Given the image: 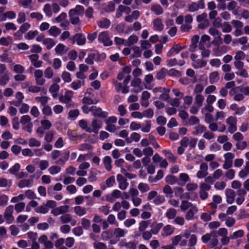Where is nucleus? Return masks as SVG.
Here are the masks:
<instances>
[{"label":"nucleus","mask_w":249,"mask_h":249,"mask_svg":"<svg viewBox=\"0 0 249 249\" xmlns=\"http://www.w3.org/2000/svg\"><path fill=\"white\" fill-rule=\"evenodd\" d=\"M59 89L60 87L57 84H53L50 86L49 88V91L52 93V95L53 98H55L56 97Z\"/></svg>","instance_id":"nucleus-40"},{"label":"nucleus","mask_w":249,"mask_h":249,"mask_svg":"<svg viewBox=\"0 0 249 249\" xmlns=\"http://www.w3.org/2000/svg\"><path fill=\"white\" fill-rule=\"evenodd\" d=\"M14 207L13 205H9L6 207L3 214V217L8 224H11L14 220V217L13 215Z\"/></svg>","instance_id":"nucleus-9"},{"label":"nucleus","mask_w":249,"mask_h":249,"mask_svg":"<svg viewBox=\"0 0 249 249\" xmlns=\"http://www.w3.org/2000/svg\"><path fill=\"white\" fill-rule=\"evenodd\" d=\"M54 50L56 54L62 55L68 52L69 48L63 44L59 43L55 47Z\"/></svg>","instance_id":"nucleus-21"},{"label":"nucleus","mask_w":249,"mask_h":249,"mask_svg":"<svg viewBox=\"0 0 249 249\" xmlns=\"http://www.w3.org/2000/svg\"><path fill=\"white\" fill-rule=\"evenodd\" d=\"M226 123L228 125V130L231 134H233L237 130V118L233 116L228 117Z\"/></svg>","instance_id":"nucleus-4"},{"label":"nucleus","mask_w":249,"mask_h":249,"mask_svg":"<svg viewBox=\"0 0 249 249\" xmlns=\"http://www.w3.org/2000/svg\"><path fill=\"white\" fill-rule=\"evenodd\" d=\"M35 100L36 102L40 103L41 106H46L49 100V98L45 96H37L35 98Z\"/></svg>","instance_id":"nucleus-45"},{"label":"nucleus","mask_w":249,"mask_h":249,"mask_svg":"<svg viewBox=\"0 0 249 249\" xmlns=\"http://www.w3.org/2000/svg\"><path fill=\"white\" fill-rule=\"evenodd\" d=\"M9 80V74H0V86H5L8 83Z\"/></svg>","instance_id":"nucleus-50"},{"label":"nucleus","mask_w":249,"mask_h":249,"mask_svg":"<svg viewBox=\"0 0 249 249\" xmlns=\"http://www.w3.org/2000/svg\"><path fill=\"white\" fill-rule=\"evenodd\" d=\"M138 188L142 193H144L150 190V187L147 183L141 182L138 184Z\"/></svg>","instance_id":"nucleus-52"},{"label":"nucleus","mask_w":249,"mask_h":249,"mask_svg":"<svg viewBox=\"0 0 249 249\" xmlns=\"http://www.w3.org/2000/svg\"><path fill=\"white\" fill-rule=\"evenodd\" d=\"M94 249H107L106 244L101 242H95L93 244Z\"/></svg>","instance_id":"nucleus-64"},{"label":"nucleus","mask_w":249,"mask_h":249,"mask_svg":"<svg viewBox=\"0 0 249 249\" xmlns=\"http://www.w3.org/2000/svg\"><path fill=\"white\" fill-rule=\"evenodd\" d=\"M69 206L67 205L55 207L51 211V213L54 216H58L63 213H66L69 211Z\"/></svg>","instance_id":"nucleus-16"},{"label":"nucleus","mask_w":249,"mask_h":249,"mask_svg":"<svg viewBox=\"0 0 249 249\" xmlns=\"http://www.w3.org/2000/svg\"><path fill=\"white\" fill-rule=\"evenodd\" d=\"M132 49L133 52L132 56L133 58H138L141 56L142 52L139 47L134 46L132 48Z\"/></svg>","instance_id":"nucleus-63"},{"label":"nucleus","mask_w":249,"mask_h":249,"mask_svg":"<svg viewBox=\"0 0 249 249\" xmlns=\"http://www.w3.org/2000/svg\"><path fill=\"white\" fill-rule=\"evenodd\" d=\"M91 112L93 116L102 118H107L108 115V112L102 111L101 108L96 106L91 107Z\"/></svg>","instance_id":"nucleus-12"},{"label":"nucleus","mask_w":249,"mask_h":249,"mask_svg":"<svg viewBox=\"0 0 249 249\" xmlns=\"http://www.w3.org/2000/svg\"><path fill=\"white\" fill-rule=\"evenodd\" d=\"M195 130L193 132L195 135H197L204 133L207 130V128L204 125L199 124L195 127Z\"/></svg>","instance_id":"nucleus-44"},{"label":"nucleus","mask_w":249,"mask_h":249,"mask_svg":"<svg viewBox=\"0 0 249 249\" xmlns=\"http://www.w3.org/2000/svg\"><path fill=\"white\" fill-rule=\"evenodd\" d=\"M165 180L166 183L171 185H174L176 183L178 184V179L176 176L172 175H168L165 178Z\"/></svg>","instance_id":"nucleus-46"},{"label":"nucleus","mask_w":249,"mask_h":249,"mask_svg":"<svg viewBox=\"0 0 249 249\" xmlns=\"http://www.w3.org/2000/svg\"><path fill=\"white\" fill-rule=\"evenodd\" d=\"M70 156V152H65L63 156L59 160H57L55 163L58 164L64 165L66 161L68 160Z\"/></svg>","instance_id":"nucleus-53"},{"label":"nucleus","mask_w":249,"mask_h":249,"mask_svg":"<svg viewBox=\"0 0 249 249\" xmlns=\"http://www.w3.org/2000/svg\"><path fill=\"white\" fill-rule=\"evenodd\" d=\"M98 40L99 42L102 43L105 46H110L113 44V42L111 40L107 31L101 32L98 36Z\"/></svg>","instance_id":"nucleus-2"},{"label":"nucleus","mask_w":249,"mask_h":249,"mask_svg":"<svg viewBox=\"0 0 249 249\" xmlns=\"http://www.w3.org/2000/svg\"><path fill=\"white\" fill-rule=\"evenodd\" d=\"M208 127L209 129L213 132L218 131L219 132H223L226 129V125L224 124H221L220 128L218 129V124L213 122L209 124Z\"/></svg>","instance_id":"nucleus-19"},{"label":"nucleus","mask_w":249,"mask_h":249,"mask_svg":"<svg viewBox=\"0 0 249 249\" xmlns=\"http://www.w3.org/2000/svg\"><path fill=\"white\" fill-rule=\"evenodd\" d=\"M117 180L119 182V187L122 190H125L128 186L129 183L124 176L121 174L117 176Z\"/></svg>","instance_id":"nucleus-15"},{"label":"nucleus","mask_w":249,"mask_h":249,"mask_svg":"<svg viewBox=\"0 0 249 249\" xmlns=\"http://www.w3.org/2000/svg\"><path fill=\"white\" fill-rule=\"evenodd\" d=\"M85 84V81L76 80L73 81L70 85V88L74 90L79 89L82 86H84Z\"/></svg>","instance_id":"nucleus-31"},{"label":"nucleus","mask_w":249,"mask_h":249,"mask_svg":"<svg viewBox=\"0 0 249 249\" xmlns=\"http://www.w3.org/2000/svg\"><path fill=\"white\" fill-rule=\"evenodd\" d=\"M246 56V54L243 51H238L235 53L234 59V60L242 61L245 59Z\"/></svg>","instance_id":"nucleus-59"},{"label":"nucleus","mask_w":249,"mask_h":249,"mask_svg":"<svg viewBox=\"0 0 249 249\" xmlns=\"http://www.w3.org/2000/svg\"><path fill=\"white\" fill-rule=\"evenodd\" d=\"M103 123L101 120L94 118L90 124V126L89 130V133H94L97 134L99 130L102 128Z\"/></svg>","instance_id":"nucleus-10"},{"label":"nucleus","mask_w":249,"mask_h":249,"mask_svg":"<svg viewBox=\"0 0 249 249\" xmlns=\"http://www.w3.org/2000/svg\"><path fill=\"white\" fill-rule=\"evenodd\" d=\"M226 202L230 204L233 203L235 200V193L231 189H227L225 190Z\"/></svg>","instance_id":"nucleus-18"},{"label":"nucleus","mask_w":249,"mask_h":249,"mask_svg":"<svg viewBox=\"0 0 249 249\" xmlns=\"http://www.w3.org/2000/svg\"><path fill=\"white\" fill-rule=\"evenodd\" d=\"M73 95V92L71 90H67L64 95H61L59 98L60 102L66 105L67 108L73 107L74 106V103L72 101V97Z\"/></svg>","instance_id":"nucleus-1"},{"label":"nucleus","mask_w":249,"mask_h":249,"mask_svg":"<svg viewBox=\"0 0 249 249\" xmlns=\"http://www.w3.org/2000/svg\"><path fill=\"white\" fill-rule=\"evenodd\" d=\"M61 222L62 223H70L71 226H75L76 224V220L73 219L71 215L70 214H65L61 215L60 217Z\"/></svg>","instance_id":"nucleus-17"},{"label":"nucleus","mask_w":249,"mask_h":249,"mask_svg":"<svg viewBox=\"0 0 249 249\" xmlns=\"http://www.w3.org/2000/svg\"><path fill=\"white\" fill-rule=\"evenodd\" d=\"M162 227L163 224L162 223H157L154 222L151 226V229L150 230V231L152 232L153 234L156 235L159 232Z\"/></svg>","instance_id":"nucleus-29"},{"label":"nucleus","mask_w":249,"mask_h":249,"mask_svg":"<svg viewBox=\"0 0 249 249\" xmlns=\"http://www.w3.org/2000/svg\"><path fill=\"white\" fill-rule=\"evenodd\" d=\"M195 205H194L192 203L186 201V200H183L181 202L180 208V209L184 211L188 209H191L192 207H195Z\"/></svg>","instance_id":"nucleus-51"},{"label":"nucleus","mask_w":249,"mask_h":249,"mask_svg":"<svg viewBox=\"0 0 249 249\" xmlns=\"http://www.w3.org/2000/svg\"><path fill=\"white\" fill-rule=\"evenodd\" d=\"M151 11L157 16L162 15L164 12L162 7L158 3H154L150 6Z\"/></svg>","instance_id":"nucleus-20"},{"label":"nucleus","mask_w":249,"mask_h":249,"mask_svg":"<svg viewBox=\"0 0 249 249\" xmlns=\"http://www.w3.org/2000/svg\"><path fill=\"white\" fill-rule=\"evenodd\" d=\"M208 165L206 163H202L200 165V170L196 173V177L198 178H202L207 176L208 173Z\"/></svg>","instance_id":"nucleus-14"},{"label":"nucleus","mask_w":249,"mask_h":249,"mask_svg":"<svg viewBox=\"0 0 249 249\" xmlns=\"http://www.w3.org/2000/svg\"><path fill=\"white\" fill-rule=\"evenodd\" d=\"M153 26L154 30L160 32L161 31L164 27L162 20L160 18H157L154 20Z\"/></svg>","instance_id":"nucleus-28"},{"label":"nucleus","mask_w":249,"mask_h":249,"mask_svg":"<svg viewBox=\"0 0 249 249\" xmlns=\"http://www.w3.org/2000/svg\"><path fill=\"white\" fill-rule=\"evenodd\" d=\"M49 211L45 204L38 206L35 209L36 212L39 213L45 214L48 213Z\"/></svg>","instance_id":"nucleus-55"},{"label":"nucleus","mask_w":249,"mask_h":249,"mask_svg":"<svg viewBox=\"0 0 249 249\" xmlns=\"http://www.w3.org/2000/svg\"><path fill=\"white\" fill-rule=\"evenodd\" d=\"M12 42V39L11 36L2 37L0 38V44L1 45L7 46Z\"/></svg>","instance_id":"nucleus-61"},{"label":"nucleus","mask_w":249,"mask_h":249,"mask_svg":"<svg viewBox=\"0 0 249 249\" xmlns=\"http://www.w3.org/2000/svg\"><path fill=\"white\" fill-rule=\"evenodd\" d=\"M211 189L210 184L206 183H201L199 185V196L201 199L205 200L208 197V191Z\"/></svg>","instance_id":"nucleus-5"},{"label":"nucleus","mask_w":249,"mask_h":249,"mask_svg":"<svg viewBox=\"0 0 249 249\" xmlns=\"http://www.w3.org/2000/svg\"><path fill=\"white\" fill-rule=\"evenodd\" d=\"M85 11L84 7L81 5H77L74 8L71 9L69 13L73 14L74 15L82 16L83 15Z\"/></svg>","instance_id":"nucleus-22"},{"label":"nucleus","mask_w":249,"mask_h":249,"mask_svg":"<svg viewBox=\"0 0 249 249\" xmlns=\"http://www.w3.org/2000/svg\"><path fill=\"white\" fill-rule=\"evenodd\" d=\"M196 21L199 23L198 27L200 29H204L208 27L209 25V21L207 19V14L206 13H203L196 17Z\"/></svg>","instance_id":"nucleus-8"},{"label":"nucleus","mask_w":249,"mask_h":249,"mask_svg":"<svg viewBox=\"0 0 249 249\" xmlns=\"http://www.w3.org/2000/svg\"><path fill=\"white\" fill-rule=\"evenodd\" d=\"M43 44L46 46L48 50H50L55 45V42L53 38H46L43 40Z\"/></svg>","instance_id":"nucleus-37"},{"label":"nucleus","mask_w":249,"mask_h":249,"mask_svg":"<svg viewBox=\"0 0 249 249\" xmlns=\"http://www.w3.org/2000/svg\"><path fill=\"white\" fill-rule=\"evenodd\" d=\"M211 235L212 236L210 240L208 246L210 248H212L216 247L218 244V240L216 231H212Z\"/></svg>","instance_id":"nucleus-23"},{"label":"nucleus","mask_w":249,"mask_h":249,"mask_svg":"<svg viewBox=\"0 0 249 249\" xmlns=\"http://www.w3.org/2000/svg\"><path fill=\"white\" fill-rule=\"evenodd\" d=\"M190 180L189 175L186 173H181L179 176V180L178 182V185H184L186 182Z\"/></svg>","instance_id":"nucleus-32"},{"label":"nucleus","mask_w":249,"mask_h":249,"mask_svg":"<svg viewBox=\"0 0 249 249\" xmlns=\"http://www.w3.org/2000/svg\"><path fill=\"white\" fill-rule=\"evenodd\" d=\"M33 180L29 179H24L20 180L18 183V186L20 188L24 187H30L32 186Z\"/></svg>","instance_id":"nucleus-30"},{"label":"nucleus","mask_w":249,"mask_h":249,"mask_svg":"<svg viewBox=\"0 0 249 249\" xmlns=\"http://www.w3.org/2000/svg\"><path fill=\"white\" fill-rule=\"evenodd\" d=\"M101 57L102 59H105L106 54L105 53L99 54L98 53H91L88 55V56L85 59V62L89 65H92L94 63V60H96L98 57Z\"/></svg>","instance_id":"nucleus-13"},{"label":"nucleus","mask_w":249,"mask_h":249,"mask_svg":"<svg viewBox=\"0 0 249 249\" xmlns=\"http://www.w3.org/2000/svg\"><path fill=\"white\" fill-rule=\"evenodd\" d=\"M162 152L171 162L172 163L176 162L177 158L170 151L163 150L162 151Z\"/></svg>","instance_id":"nucleus-38"},{"label":"nucleus","mask_w":249,"mask_h":249,"mask_svg":"<svg viewBox=\"0 0 249 249\" xmlns=\"http://www.w3.org/2000/svg\"><path fill=\"white\" fill-rule=\"evenodd\" d=\"M162 190L166 197H172L173 196V191L169 185H166L164 186Z\"/></svg>","instance_id":"nucleus-54"},{"label":"nucleus","mask_w":249,"mask_h":249,"mask_svg":"<svg viewBox=\"0 0 249 249\" xmlns=\"http://www.w3.org/2000/svg\"><path fill=\"white\" fill-rule=\"evenodd\" d=\"M70 21L73 25H76L80 22V19L78 16L69 12Z\"/></svg>","instance_id":"nucleus-56"},{"label":"nucleus","mask_w":249,"mask_h":249,"mask_svg":"<svg viewBox=\"0 0 249 249\" xmlns=\"http://www.w3.org/2000/svg\"><path fill=\"white\" fill-rule=\"evenodd\" d=\"M71 39L72 41L73 44L76 42L77 44L79 46L84 45L86 42V36L82 33L76 34Z\"/></svg>","instance_id":"nucleus-11"},{"label":"nucleus","mask_w":249,"mask_h":249,"mask_svg":"<svg viewBox=\"0 0 249 249\" xmlns=\"http://www.w3.org/2000/svg\"><path fill=\"white\" fill-rule=\"evenodd\" d=\"M139 38L138 36L136 35H132L130 36L127 39V41H126V46H131L132 45H133L136 43L138 41Z\"/></svg>","instance_id":"nucleus-48"},{"label":"nucleus","mask_w":249,"mask_h":249,"mask_svg":"<svg viewBox=\"0 0 249 249\" xmlns=\"http://www.w3.org/2000/svg\"><path fill=\"white\" fill-rule=\"evenodd\" d=\"M127 232V231L125 230H124L120 228H117L114 229L113 234L115 238L119 240L120 238L124 237Z\"/></svg>","instance_id":"nucleus-26"},{"label":"nucleus","mask_w":249,"mask_h":249,"mask_svg":"<svg viewBox=\"0 0 249 249\" xmlns=\"http://www.w3.org/2000/svg\"><path fill=\"white\" fill-rule=\"evenodd\" d=\"M224 162L222 165V167L224 169H229L232 166L233 159L235 157V155L231 152H228L225 153L224 156Z\"/></svg>","instance_id":"nucleus-6"},{"label":"nucleus","mask_w":249,"mask_h":249,"mask_svg":"<svg viewBox=\"0 0 249 249\" xmlns=\"http://www.w3.org/2000/svg\"><path fill=\"white\" fill-rule=\"evenodd\" d=\"M78 124L81 129L89 133V126H88V122L86 120L84 119L80 120L78 122Z\"/></svg>","instance_id":"nucleus-57"},{"label":"nucleus","mask_w":249,"mask_h":249,"mask_svg":"<svg viewBox=\"0 0 249 249\" xmlns=\"http://www.w3.org/2000/svg\"><path fill=\"white\" fill-rule=\"evenodd\" d=\"M111 24L109 19L107 18H103L97 21V25L99 27L103 29H107Z\"/></svg>","instance_id":"nucleus-27"},{"label":"nucleus","mask_w":249,"mask_h":249,"mask_svg":"<svg viewBox=\"0 0 249 249\" xmlns=\"http://www.w3.org/2000/svg\"><path fill=\"white\" fill-rule=\"evenodd\" d=\"M43 11L45 13L46 16L50 18L53 16V11L52 6L49 3H46L44 5Z\"/></svg>","instance_id":"nucleus-41"},{"label":"nucleus","mask_w":249,"mask_h":249,"mask_svg":"<svg viewBox=\"0 0 249 249\" xmlns=\"http://www.w3.org/2000/svg\"><path fill=\"white\" fill-rule=\"evenodd\" d=\"M61 78L65 83H70L71 81V74L70 72L64 71L61 74Z\"/></svg>","instance_id":"nucleus-60"},{"label":"nucleus","mask_w":249,"mask_h":249,"mask_svg":"<svg viewBox=\"0 0 249 249\" xmlns=\"http://www.w3.org/2000/svg\"><path fill=\"white\" fill-rule=\"evenodd\" d=\"M74 212L79 216H82L87 213L86 209L81 206H75L74 208Z\"/></svg>","instance_id":"nucleus-42"},{"label":"nucleus","mask_w":249,"mask_h":249,"mask_svg":"<svg viewBox=\"0 0 249 249\" xmlns=\"http://www.w3.org/2000/svg\"><path fill=\"white\" fill-rule=\"evenodd\" d=\"M198 211L197 207L196 206L191 207L185 214V219L187 220H190L194 218V215Z\"/></svg>","instance_id":"nucleus-25"},{"label":"nucleus","mask_w":249,"mask_h":249,"mask_svg":"<svg viewBox=\"0 0 249 249\" xmlns=\"http://www.w3.org/2000/svg\"><path fill=\"white\" fill-rule=\"evenodd\" d=\"M177 211L174 208L167 209L165 215L168 219H174L176 217Z\"/></svg>","instance_id":"nucleus-35"},{"label":"nucleus","mask_w":249,"mask_h":249,"mask_svg":"<svg viewBox=\"0 0 249 249\" xmlns=\"http://www.w3.org/2000/svg\"><path fill=\"white\" fill-rule=\"evenodd\" d=\"M200 8V5L198 2H194L188 5V11L190 12L193 13L198 10Z\"/></svg>","instance_id":"nucleus-47"},{"label":"nucleus","mask_w":249,"mask_h":249,"mask_svg":"<svg viewBox=\"0 0 249 249\" xmlns=\"http://www.w3.org/2000/svg\"><path fill=\"white\" fill-rule=\"evenodd\" d=\"M184 23L181 25L180 30L182 32H188L192 28L191 25L193 22L192 16L188 14L184 17Z\"/></svg>","instance_id":"nucleus-7"},{"label":"nucleus","mask_w":249,"mask_h":249,"mask_svg":"<svg viewBox=\"0 0 249 249\" xmlns=\"http://www.w3.org/2000/svg\"><path fill=\"white\" fill-rule=\"evenodd\" d=\"M49 34L53 37H57L61 33V30L56 26H53L48 30Z\"/></svg>","instance_id":"nucleus-34"},{"label":"nucleus","mask_w":249,"mask_h":249,"mask_svg":"<svg viewBox=\"0 0 249 249\" xmlns=\"http://www.w3.org/2000/svg\"><path fill=\"white\" fill-rule=\"evenodd\" d=\"M184 63V61H180L178 62L176 58L170 59L166 61V64L169 67H173L177 65L182 66Z\"/></svg>","instance_id":"nucleus-39"},{"label":"nucleus","mask_w":249,"mask_h":249,"mask_svg":"<svg viewBox=\"0 0 249 249\" xmlns=\"http://www.w3.org/2000/svg\"><path fill=\"white\" fill-rule=\"evenodd\" d=\"M237 2L235 1L232 0L228 3L227 5V9L229 11H231L234 15L237 14V11L235 9L237 6Z\"/></svg>","instance_id":"nucleus-49"},{"label":"nucleus","mask_w":249,"mask_h":249,"mask_svg":"<svg viewBox=\"0 0 249 249\" xmlns=\"http://www.w3.org/2000/svg\"><path fill=\"white\" fill-rule=\"evenodd\" d=\"M29 146L32 147H39L41 145V142L35 138H30L28 142Z\"/></svg>","instance_id":"nucleus-62"},{"label":"nucleus","mask_w":249,"mask_h":249,"mask_svg":"<svg viewBox=\"0 0 249 249\" xmlns=\"http://www.w3.org/2000/svg\"><path fill=\"white\" fill-rule=\"evenodd\" d=\"M209 81L211 84L217 82L219 80V74L217 71H213L209 74Z\"/></svg>","instance_id":"nucleus-36"},{"label":"nucleus","mask_w":249,"mask_h":249,"mask_svg":"<svg viewBox=\"0 0 249 249\" xmlns=\"http://www.w3.org/2000/svg\"><path fill=\"white\" fill-rule=\"evenodd\" d=\"M103 162L106 169L110 171L112 169L111 158L108 156H105L103 160Z\"/></svg>","instance_id":"nucleus-33"},{"label":"nucleus","mask_w":249,"mask_h":249,"mask_svg":"<svg viewBox=\"0 0 249 249\" xmlns=\"http://www.w3.org/2000/svg\"><path fill=\"white\" fill-rule=\"evenodd\" d=\"M206 64V61L199 59L196 60L195 62H193L192 63V65L194 68L196 69L204 67Z\"/></svg>","instance_id":"nucleus-43"},{"label":"nucleus","mask_w":249,"mask_h":249,"mask_svg":"<svg viewBox=\"0 0 249 249\" xmlns=\"http://www.w3.org/2000/svg\"><path fill=\"white\" fill-rule=\"evenodd\" d=\"M175 231V228L170 225L164 226L162 229L161 235L166 237L172 235Z\"/></svg>","instance_id":"nucleus-24"},{"label":"nucleus","mask_w":249,"mask_h":249,"mask_svg":"<svg viewBox=\"0 0 249 249\" xmlns=\"http://www.w3.org/2000/svg\"><path fill=\"white\" fill-rule=\"evenodd\" d=\"M20 122L24 126L23 129L24 130L30 133L32 132L33 124L31 122V118L29 115H25L21 116Z\"/></svg>","instance_id":"nucleus-3"},{"label":"nucleus","mask_w":249,"mask_h":249,"mask_svg":"<svg viewBox=\"0 0 249 249\" xmlns=\"http://www.w3.org/2000/svg\"><path fill=\"white\" fill-rule=\"evenodd\" d=\"M167 73V70L165 68H162L156 74V77L158 80L163 79Z\"/></svg>","instance_id":"nucleus-58"}]
</instances>
